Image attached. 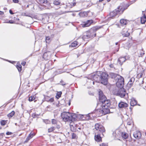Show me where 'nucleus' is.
Wrapping results in <instances>:
<instances>
[{
  "instance_id": "f257e3e1",
  "label": "nucleus",
  "mask_w": 146,
  "mask_h": 146,
  "mask_svg": "<svg viewBox=\"0 0 146 146\" xmlns=\"http://www.w3.org/2000/svg\"><path fill=\"white\" fill-rule=\"evenodd\" d=\"M129 5L122 3L117 8L114 10L113 11L111 12L108 16L109 18H113L118 14H122L124 11L126 9Z\"/></svg>"
},
{
  "instance_id": "f03ea898",
  "label": "nucleus",
  "mask_w": 146,
  "mask_h": 146,
  "mask_svg": "<svg viewBox=\"0 0 146 146\" xmlns=\"http://www.w3.org/2000/svg\"><path fill=\"white\" fill-rule=\"evenodd\" d=\"M100 28L96 26L93 27L90 31H87L83 33L82 38L84 40H87L90 38H93L96 36V32Z\"/></svg>"
},
{
  "instance_id": "7ed1b4c3",
  "label": "nucleus",
  "mask_w": 146,
  "mask_h": 146,
  "mask_svg": "<svg viewBox=\"0 0 146 146\" xmlns=\"http://www.w3.org/2000/svg\"><path fill=\"white\" fill-rule=\"evenodd\" d=\"M102 103V109L99 110V112L101 113V115H105L110 112L109 108L111 105V102L109 100H106L105 101H103Z\"/></svg>"
},
{
  "instance_id": "20e7f679",
  "label": "nucleus",
  "mask_w": 146,
  "mask_h": 146,
  "mask_svg": "<svg viewBox=\"0 0 146 146\" xmlns=\"http://www.w3.org/2000/svg\"><path fill=\"white\" fill-rule=\"evenodd\" d=\"M61 116L63 120L65 122L73 121L76 118L73 115V114L68 112H64L61 114Z\"/></svg>"
},
{
  "instance_id": "39448f33",
  "label": "nucleus",
  "mask_w": 146,
  "mask_h": 146,
  "mask_svg": "<svg viewBox=\"0 0 146 146\" xmlns=\"http://www.w3.org/2000/svg\"><path fill=\"white\" fill-rule=\"evenodd\" d=\"M114 94L121 98H128V94L126 92L125 89L124 88H120L117 90L115 89L113 90Z\"/></svg>"
},
{
  "instance_id": "423d86ee",
  "label": "nucleus",
  "mask_w": 146,
  "mask_h": 146,
  "mask_svg": "<svg viewBox=\"0 0 146 146\" xmlns=\"http://www.w3.org/2000/svg\"><path fill=\"white\" fill-rule=\"evenodd\" d=\"M108 74L105 72H100V82L104 85H107L108 82Z\"/></svg>"
},
{
  "instance_id": "0eeeda50",
  "label": "nucleus",
  "mask_w": 146,
  "mask_h": 146,
  "mask_svg": "<svg viewBox=\"0 0 146 146\" xmlns=\"http://www.w3.org/2000/svg\"><path fill=\"white\" fill-rule=\"evenodd\" d=\"M95 129L96 131H95V134L98 133H102L103 135V133L105 132V130L104 127L98 123H96L95 125Z\"/></svg>"
},
{
  "instance_id": "6e6552de",
  "label": "nucleus",
  "mask_w": 146,
  "mask_h": 146,
  "mask_svg": "<svg viewBox=\"0 0 146 146\" xmlns=\"http://www.w3.org/2000/svg\"><path fill=\"white\" fill-rule=\"evenodd\" d=\"M100 72L97 71L95 74H92L88 78V79H91L98 82H100Z\"/></svg>"
},
{
  "instance_id": "1a4fd4ad",
  "label": "nucleus",
  "mask_w": 146,
  "mask_h": 146,
  "mask_svg": "<svg viewBox=\"0 0 146 146\" xmlns=\"http://www.w3.org/2000/svg\"><path fill=\"white\" fill-rule=\"evenodd\" d=\"M117 80V81L116 83L117 86L119 88H123V87L124 83V80L123 78L121 76V78H118Z\"/></svg>"
},
{
  "instance_id": "9d476101",
  "label": "nucleus",
  "mask_w": 146,
  "mask_h": 146,
  "mask_svg": "<svg viewBox=\"0 0 146 146\" xmlns=\"http://www.w3.org/2000/svg\"><path fill=\"white\" fill-rule=\"evenodd\" d=\"M38 2L41 5L48 7L50 5L49 3L47 0H37Z\"/></svg>"
},
{
  "instance_id": "9b49d317",
  "label": "nucleus",
  "mask_w": 146,
  "mask_h": 146,
  "mask_svg": "<svg viewBox=\"0 0 146 146\" xmlns=\"http://www.w3.org/2000/svg\"><path fill=\"white\" fill-rule=\"evenodd\" d=\"M126 60V59L125 57H120L118 59L117 63L121 66L123 63L125 62Z\"/></svg>"
},
{
  "instance_id": "f8f14e48",
  "label": "nucleus",
  "mask_w": 146,
  "mask_h": 146,
  "mask_svg": "<svg viewBox=\"0 0 146 146\" xmlns=\"http://www.w3.org/2000/svg\"><path fill=\"white\" fill-rule=\"evenodd\" d=\"M122 35L123 36L127 37L129 36V33L128 32L126 28L123 29L121 33Z\"/></svg>"
},
{
  "instance_id": "ddd939ff",
  "label": "nucleus",
  "mask_w": 146,
  "mask_h": 146,
  "mask_svg": "<svg viewBox=\"0 0 146 146\" xmlns=\"http://www.w3.org/2000/svg\"><path fill=\"white\" fill-rule=\"evenodd\" d=\"M93 21L92 20H90L84 22V23L82 24L83 27H86L89 26L90 25L93 23Z\"/></svg>"
},
{
  "instance_id": "4468645a",
  "label": "nucleus",
  "mask_w": 146,
  "mask_h": 146,
  "mask_svg": "<svg viewBox=\"0 0 146 146\" xmlns=\"http://www.w3.org/2000/svg\"><path fill=\"white\" fill-rule=\"evenodd\" d=\"M110 76L112 78H114L115 80H117L118 78H121V76L118 74L114 73H111L110 74Z\"/></svg>"
},
{
  "instance_id": "2eb2a0df",
  "label": "nucleus",
  "mask_w": 146,
  "mask_h": 146,
  "mask_svg": "<svg viewBox=\"0 0 146 146\" xmlns=\"http://www.w3.org/2000/svg\"><path fill=\"white\" fill-rule=\"evenodd\" d=\"M134 80L135 78H132L130 79L127 85V87L128 89L130 88L132 86Z\"/></svg>"
},
{
  "instance_id": "dca6fc26",
  "label": "nucleus",
  "mask_w": 146,
  "mask_h": 146,
  "mask_svg": "<svg viewBox=\"0 0 146 146\" xmlns=\"http://www.w3.org/2000/svg\"><path fill=\"white\" fill-rule=\"evenodd\" d=\"M133 135L134 137L135 138L139 139L141 137V134L140 132L139 131H136L134 133Z\"/></svg>"
},
{
  "instance_id": "f3484780",
  "label": "nucleus",
  "mask_w": 146,
  "mask_h": 146,
  "mask_svg": "<svg viewBox=\"0 0 146 146\" xmlns=\"http://www.w3.org/2000/svg\"><path fill=\"white\" fill-rule=\"evenodd\" d=\"M101 133H98L96 134H95V139L96 141L97 142H100L102 141V139L101 137H100Z\"/></svg>"
},
{
  "instance_id": "a211bd4d",
  "label": "nucleus",
  "mask_w": 146,
  "mask_h": 146,
  "mask_svg": "<svg viewBox=\"0 0 146 146\" xmlns=\"http://www.w3.org/2000/svg\"><path fill=\"white\" fill-rule=\"evenodd\" d=\"M92 115V113H88V114L83 115V117L82 119L83 120H88L90 119H91L92 117H91V115Z\"/></svg>"
},
{
  "instance_id": "6ab92c4d",
  "label": "nucleus",
  "mask_w": 146,
  "mask_h": 146,
  "mask_svg": "<svg viewBox=\"0 0 146 146\" xmlns=\"http://www.w3.org/2000/svg\"><path fill=\"white\" fill-rule=\"evenodd\" d=\"M90 12V11H88L87 12H81L79 13V15L80 17H86L88 16V13Z\"/></svg>"
},
{
  "instance_id": "aec40b11",
  "label": "nucleus",
  "mask_w": 146,
  "mask_h": 146,
  "mask_svg": "<svg viewBox=\"0 0 146 146\" xmlns=\"http://www.w3.org/2000/svg\"><path fill=\"white\" fill-rule=\"evenodd\" d=\"M128 106V104L126 103L121 102L118 104V107L120 108H125Z\"/></svg>"
},
{
  "instance_id": "412c9836",
  "label": "nucleus",
  "mask_w": 146,
  "mask_h": 146,
  "mask_svg": "<svg viewBox=\"0 0 146 146\" xmlns=\"http://www.w3.org/2000/svg\"><path fill=\"white\" fill-rule=\"evenodd\" d=\"M54 37V35L53 34L51 35L50 36H46V42L48 43H50Z\"/></svg>"
},
{
  "instance_id": "4be33fe9",
  "label": "nucleus",
  "mask_w": 146,
  "mask_h": 146,
  "mask_svg": "<svg viewBox=\"0 0 146 146\" xmlns=\"http://www.w3.org/2000/svg\"><path fill=\"white\" fill-rule=\"evenodd\" d=\"M35 134L34 133H31L27 138L26 140L24 141V143H27L28 142L29 140L31 139L34 135Z\"/></svg>"
},
{
  "instance_id": "5701e85b",
  "label": "nucleus",
  "mask_w": 146,
  "mask_h": 146,
  "mask_svg": "<svg viewBox=\"0 0 146 146\" xmlns=\"http://www.w3.org/2000/svg\"><path fill=\"white\" fill-rule=\"evenodd\" d=\"M70 130L72 132H75L77 130V125L74 124L73 125L70 124Z\"/></svg>"
},
{
  "instance_id": "b1692460",
  "label": "nucleus",
  "mask_w": 146,
  "mask_h": 146,
  "mask_svg": "<svg viewBox=\"0 0 146 146\" xmlns=\"http://www.w3.org/2000/svg\"><path fill=\"white\" fill-rule=\"evenodd\" d=\"M137 103V101L134 98H132L131 99L130 104L131 106H134L136 105Z\"/></svg>"
},
{
  "instance_id": "393cba45",
  "label": "nucleus",
  "mask_w": 146,
  "mask_h": 146,
  "mask_svg": "<svg viewBox=\"0 0 146 146\" xmlns=\"http://www.w3.org/2000/svg\"><path fill=\"white\" fill-rule=\"evenodd\" d=\"M99 101L101 103L104 102L103 101H105L107 100L106 97L104 95L100 96L99 97Z\"/></svg>"
},
{
  "instance_id": "a878e982",
  "label": "nucleus",
  "mask_w": 146,
  "mask_h": 146,
  "mask_svg": "<svg viewBox=\"0 0 146 146\" xmlns=\"http://www.w3.org/2000/svg\"><path fill=\"white\" fill-rule=\"evenodd\" d=\"M141 23L142 24H144L146 21V17L145 14H144L143 16L142 17L141 19Z\"/></svg>"
},
{
  "instance_id": "bb28decb",
  "label": "nucleus",
  "mask_w": 146,
  "mask_h": 146,
  "mask_svg": "<svg viewBox=\"0 0 146 146\" xmlns=\"http://www.w3.org/2000/svg\"><path fill=\"white\" fill-rule=\"evenodd\" d=\"M121 136L123 139H126L128 138V135L127 133L125 132H122Z\"/></svg>"
},
{
  "instance_id": "cd10ccee",
  "label": "nucleus",
  "mask_w": 146,
  "mask_h": 146,
  "mask_svg": "<svg viewBox=\"0 0 146 146\" xmlns=\"http://www.w3.org/2000/svg\"><path fill=\"white\" fill-rule=\"evenodd\" d=\"M120 23L122 26H123L126 25L127 24V22L126 20L122 19L120 20Z\"/></svg>"
},
{
  "instance_id": "c85d7f7f",
  "label": "nucleus",
  "mask_w": 146,
  "mask_h": 146,
  "mask_svg": "<svg viewBox=\"0 0 146 146\" xmlns=\"http://www.w3.org/2000/svg\"><path fill=\"white\" fill-rule=\"evenodd\" d=\"M15 112L14 111H12L10 113L7 115V117L9 118L12 117L15 114Z\"/></svg>"
},
{
  "instance_id": "c756f323",
  "label": "nucleus",
  "mask_w": 146,
  "mask_h": 146,
  "mask_svg": "<svg viewBox=\"0 0 146 146\" xmlns=\"http://www.w3.org/2000/svg\"><path fill=\"white\" fill-rule=\"evenodd\" d=\"M78 44V42L77 41H74L72 42L70 46L72 47H75Z\"/></svg>"
},
{
  "instance_id": "7c9ffc66",
  "label": "nucleus",
  "mask_w": 146,
  "mask_h": 146,
  "mask_svg": "<svg viewBox=\"0 0 146 146\" xmlns=\"http://www.w3.org/2000/svg\"><path fill=\"white\" fill-rule=\"evenodd\" d=\"M145 54L144 51L143 49L140 50L139 54V56L142 57Z\"/></svg>"
},
{
  "instance_id": "2f4dec72",
  "label": "nucleus",
  "mask_w": 146,
  "mask_h": 146,
  "mask_svg": "<svg viewBox=\"0 0 146 146\" xmlns=\"http://www.w3.org/2000/svg\"><path fill=\"white\" fill-rule=\"evenodd\" d=\"M43 96H44V100H42L43 102H44V101H46L47 102H48L49 101V99H50V97L49 96H46L45 95H43Z\"/></svg>"
},
{
  "instance_id": "473e14b6",
  "label": "nucleus",
  "mask_w": 146,
  "mask_h": 146,
  "mask_svg": "<svg viewBox=\"0 0 146 146\" xmlns=\"http://www.w3.org/2000/svg\"><path fill=\"white\" fill-rule=\"evenodd\" d=\"M36 96L35 95L31 96L29 98V101L31 102L34 100Z\"/></svg>"
},
{
  "instance_id": "72a5a7b5",
  "label": "nucleus",
  "mask_w": 146,
  "mask_h": 146,
  "mask_svg": "<svg viewBox=\"0 0 146 146\" xmlns=\"http://www.w3.org/2000/svg\"><path fill=\"white\" fill-rule=\"evenodd\" d=\"M19 72H20L21 70L22 66L21 64H19L17 65L16 66Z\"/></svg>"
},
{
  "instance_id": "f704fd0d",
  "label": "nucleus",
  "mask_w": 146,
  "mask_h": 146,
  "mask_svg": "<svg viewBox=\"0 0 146 146\" xmlns=\"http://www.w3.org/2000/svg\"><path fill=\"white\" fill-rule=\"evenodd\" d=\"M55 127H52L48 129V132L49 133H50L54 130L55 129Z\"/></svg>"
},
{
  "instance_id": "c9c22d12",
  "label": "nucleus",
  "mask_w": 146,
  "mask_h": 146,
  "mask_svg": "<svg viewBox=\"0 0 146 146\" xmlns=\"http://www.w3.org/2000/svg\"><path fill=\"white\" fill-rule=\"evenodd\" d=\"M53 125H57L58 121L57 120L54 119H52L51 121Z\"/></svg>"
},
{
  "instance_id": "e433bc0d",
  "label": "nucleus",
  "mask_w": 146,
  "mask_h": 146,
  "mask_svg": "<svg viewBox=\"0 0 146 146\" xmlns=\"http://www.w3.org/2000/svg\"><path fill=\"white\" fill-rule=\"evenodd\" d=\"M62 93L61 92H59L57 93L56 96V98L58 99L59 98L61 97Z\"/></svg>"
},
{
  "instance_id": "4c0bfd02",
  "label": "nucleus",
  "mask_w": 146,
  "mask_h": 146,
  "mask_svg": "<svg viewBox=\"0 0 146 146\" xmlns=\"http://www.w3.org/2000/svg\"><path fill=\"white\" fill-rule=\"evenodd\" d=\"M47 53L46 52H44L43 55V58L45 60H47L48 59Z\"/></svg>"
},
{
  "instance_id": "58836bf2",
  "label": "nucleus",
  "mask_w": 146,
  "mask_h": 146,
  "mask_svg": "<svg viewBox=\"0 0 146 146\" xmlns=\"http://www.w3.org/2000/svg\"><path fill=\"white\" fill-rule=\"evenodd\" d=\"M60 2L59 0H55L53 2V4L55 5H58L60 4Z\"/></svg>"
},
{
  "instance_id": "ea45409f",
  "label": "nucleus",
  "mask_w": 146,
  "mask_h": 146,
  "mask_svg": "<svg viewBox=\"0 0 146 146\" xmlns=\"http://www.w3.org/2000/svg\"><path fill=\"white\" fill-rule=\"evenodd\" d=\"M7 123L6 121L5 120H2L0 121L1 124L2 125H4Z\"/></svg>"
},
{
  "instance_id": "a19ab883",
  "label": "nucleus",
  "mask_w": 146,
  "mask_h": 146,
  "mask_svg": "<svg viewBox=\"0 0 146 146\" xmlns=\"http://www.w3.org/2000/svg\"><path fill=\"white\" fill-rule=\"evenodd\" d=\"M75 0H73V2L70 3V5H71V7L75 6L76 4Z\"/></svg>"
},
{
  "instance_id": "79ce46f5",
  "label": "nucleus",
  "mask_w": 146,
  "mask_h": 146,
  "mask_svg": "<svg viewBox=\"0 0 146 146\" xmlns=\"http://www.w3.org/2000/svg\"><path fill=\"white\" fill-rule=\"evenodd\" d=\"M72 139H75L76 138L77 136L74 133H72Z\"/></svg>"
},
{
  "instance_id": "37998d69",
  "label": "nucleus",
  "mask_w": 146,
  "mask_h": 146,
  "mask_svg": "<svg viewBox=\"0 0 146 146\" xmlns=\"http://www.w3.org/2000/svg\"><path fill=\"white\" fill-rule=\"evenodd\" d=\"M43 121L46 124H49L50 123V121L48 119L44 120Z\"/></svg>"
},
{
  "instance_id": "c03bdc74",
  "label": "nucleus",
  "mask_w": 146,
  "mask_h": 146,
  "mask_svg": "<svg viewBox=\"0 0 146 146\" xmlns=\"http://www.w3.org/2000/svg\"><path fill=\"white\" fill-rule=\"evenodd\" d=\"M108 144L105 143H102L100 144V146H108Z\"/></svg>"
},
{
  "instance_id": "a18cd8bd",
  "label": "nucleus",
  "mask_w": 146,
  "mask_h": 146,
  "mask_svg": "<svg viewBox=\"0 0 146 146\" xmlns=\"http://www.w3.org/2000/svg\"><path fill=\"white\" fill-rule=\"evenodd\" d=\"M54 101V99L53 98H51L49 99V101L48 102H52Z\"/></svg>"
},
{
  "instance_id": "49530a36",
  "label": "nucleus",
  "mask_w": 146,
  "mask_h": 146,
  "mask_svg": "<svg viewBox=\"0 0 146 146\" xmlns=\"http://www.w3.org/2000/svg\"><path fill=\"white\" fill-rule=\"evenodd\" d=\"M60 82L61 83V85L62 86H64L66 85V83L64 82L63 81L61 80L60 81Z\"/></svg>"
},
{
  "instance_id": "de8ad7c7",
  "label": "nucleus",
  "mask_w": 146,
  "mask_h": 146,
  "mask_svg": "<svg viewBox=\"0 0 146 146\" xmlns=\"http://www.w3.org/2000/svg\"><path fill=\"white\" fill-rule=\"evenodd\" d=\"M14 21L13 20H9L8 22H6V23H14Z\"/></svg>"
},
{
  "instance_id": "09e8293b",
  "label": "nucleus",
  "mask_w": 146,
  "mask_h": 146,
  "mask_svg": "<svg viewBox=\"0 0 146 146\" xmlns=\"http://www.w3.org/2000/svg\"><path fill=\"white\" fill-rule=\"evenodd\" d=\"M99 97H100V96L104 95L102 91H99Z\"/></svg>"
},
{
  "instance_id": "8fccbe9b",
  "label": "nucleus",
  "mask_w": 146,
  "mask_h": 146,
  "mask_svg": "<svg viewBox=\"0 0 146 146\" xmlns=\"http://www.w3.org/2000/svg\"><path fill=\"white\" fill-rule=\"evenodd\" d=\"M13 1L15 3H18L19 1V0H13Z\"/></svg>"
},
{
  "instance_id": "3c124183",
  "label": "nucleus",
  "mask_w": 146,
  "mask_h": 146,
  "mask_svg": "<svg viewBox=\"0 0 146 146\" xmlns=\"http://www.w3.org/2000/svg\"><path fill=\"white\" fill-rule=\"evenodd\" d=\"M56 125V128L58 129H59L60 128V125H58V124L57 123V125Z\"/></svg>"
},
{
  "instance_id": "603ef678",
  "label": "nucleus",
  "mask_w": 146,
  "mask_h": 146,
  "mask_svg": "<svg viewBox=\"0 0 146 146\" xmlns=\"http://www.w3.org/2000/svg\"><path fill=\"white\" fill-rule=\"evenodd\" d=\"M6 134L7 135H10L12 134V133L10 132H7L6 133Z\"/></svg>"
},
{
  "instance_id": "864d4df0",
  "label": "nucleus",
  "mask_w": 146,
  "mask_h": 146,
  "mask_svg": "<svg viewBox=\"0 0 146 146\" xmlns=\"http://www.w3.org/2000/svg\"><path fill=\"white\" fill-rule=\"evenodd\" d=\"M26 62L25 61H23L21 63V64L23 66H25L26 64Z\"/></svg>"
},
{
  "instance_id": "5fc2aeb1",
  "label": "nucleus",
  "mask_w": 146,
  "mask_h": 146,
  "mask_svg": "<svg viewBox=\"0 0 146 146\" xmlns=\"http://www.w3.org/2000/svg\"><path fill=\"white\" fill-rule=\"evenodd\" d=\"M110 66L111 68H113V67H114V66H113V64H111L110 65Z\"/></svg>"
},
{
  "instance_id": "6e6d98bb",
  "label": "nucleus",
  "mask_w": 146,
  "mask_h": 146,
  "mask_svg": "<svg viewBox=\"0 0 146 146\" xmlns=\"http://www.w3.org/2000/svg\"><path fill=\"white\" fill-rule=\"evenodd\" d=\"M127 125H131V122H127Z\"/></svg>"
},
{
  "instance_id": "4d7b16f0",
  "label": "nucleus",
  "mask_w": 146,
  "mask_h": 146,
  "mask_svg": "<svg viewBox=\"0 0 146 146\" xmlns=\"http://www.w3.org/2000/svg\"><path fill=\"white\" fill-rule=\"evenodd\" d=\"M9 13L13 15V13L12 11L11 10H9Z\"/></svg>"
},
{
  "instance_id": "13d9d810",
  "label": "nucleus",
  "mask_w": 146,
  "mask_h": 146,
  "mask_svg": "<svg viewBox=\"0 0 146 146\" xmlns=\"http://www.w3.org/2000/svg\"><path fill=\"white\" fill-rule=\"evenodd\" d=\"M4 135V134L3 133H0V136H3V135Z\"/></svg>"
},
{
  "instance_id": "bf43d9fd",
  "label": "nucleus",
  "mask_w": 146,
  "mask_h": 146,
  "mask_svg": "<svg viewBox=\"0 0 146 146\" xmlns=\"http://www.w3.org/2000/svg\"><path fill=\"white\" fill-rule=\"evenodd\" d=\"M4 14V13L3 12L1 11H0V15H3Z\"/></svg>"
},
{
  "instance_id": "052dcab7",
  "label": "nucleus",
  "mask_w": 146,
  "mask_h": 146,
  "mask_svg": "<svg viewBox=\"0 0 146 146\" xmlns=\"http://www.w3.org/2000/svg\"><path fill=\"white\" fill-rule=\"evenodd\" d=\"M89 94L91 95H93V93H91L90 92H89Z\"/></svg>"
},
{
  "instance_id": "680f3d73",
  "label": "nucleus",
  "mask_w": 146,
  "mask_h": 146,
  "mask_svg": "<svg viewBox=\"0 0 146 146\" xmlns=\"http://www.w3.org/2000/svg\"><path fill=\"white\" fill-rule=\"evenodd\" d=\"M118 44V42H116V43H115V44H116V45H117Z\"/></svg>"
},
{
  "instance_id": "e2e57ef3",
  "label": "nucleus",
  "mask_w": 146,
  "mask_h": 146,
  "mask_svg": "<svg viewBox=\"0 0 146 146\" xmlns=\"http://www.w3.org/2000/svg\"><path fill=\"white\" fill-rule=\"evenodd\" d=\"M108 2H109L111 0H106Z\"/></svg>"
},
{
  "instance_id": "0e129e2a",
  "label": "nucleus",
  "mask_w": 146,
  "mask_h": 146,
  "mask_svg": "<svg viewBox=\"0 0 146 146\" xmlns=\"http://www.w3.org/2000/svg\"><path fill=\"white\" fill-rule=\"evenodd\" d=\"M78 129H81V128L79 127V128H78Z\"/></svg>"
},
{
  "instance_id": "69168bd1",
  "label": "nucleus",
  "mask_w": 146,
  "mask_h": 146,
  "mask_svg": "<svg viewBox=\"0 0 146 146\" xmlns=\"http://www.w3.org/2000/svg\"><path fill=\"white\" fill-rule=\"evenodd\" d=\"M93 84H94V82H93Z\"/></svg>"
},
{
  "instance_id": "338daca9",
  "label": "nucleus",
  "mask_w": 146,
  "mask_h": 146,
  "mask_svg": "<svg viewBox=\"0 0 146 146\" xmlns=\"http://www.w3.org/2000/svg\"><path fill=\"white\" fill-rule=\"evenodd\" d=\"M69 105H70V103H69Z\"/></svg>"
},
{
  "instance_id": "774afa93",
  "label": "nucleus",
  "mask_w": 146,
  "mask_h": 146,
  "mask_svg": "<svg viewBox=\"0 0 146 146\" xmlns=\"http://www.w3.org/2000/svg\"><path fill=\"white\" fill-rule=\"evenodd\" d=\"M69 105H70V103H69Z\"/></svg>"
}]
</instances>
